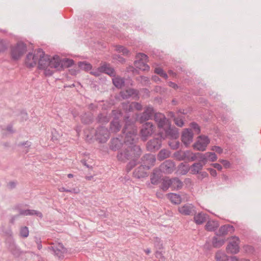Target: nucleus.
Returning <instances> with one entry per match:
<instances>
[{
	"instance_id": "nucleus-34",
	"label": "nucleus",
	"mask_w": 261,
	"mask_h": 261,
	"mask_svg": "<svg viewBox=\"0 0 261 261\" xmlns=\"http://www.w3.org/2000/svg\"><path fill=\"white\" fill-rule=\"evenodd\" d=\"M114 86L118 88H121L124 85V80L120 76H115L112 79Z\"/></svg>"
},
{
	"instance_id": "nucleus-20",
	"label": "nucleus",
	"mask_w": 261,
	"mask_h": 261,
	"mask_svg": "<svg viewBox=\"0 0 261 261\" xmlns=\"http://www.w3.org/2000/svg\"><path fill=\"white\" fill-rule=\"evenodd\" d=\"M179 212L184 215H190L195 213V207L192 204H186L178 207Z\"/></svg>"
},
{
	"instance_id": "nucleus-40",
	"label": "nucleus",
	"mask_w": 261,
	"mask_h": 261,
	"mask_svg": "<svg viewBox=\"0 0 261 261\" xmlns=\"http://www.w3.org/2000/svg\"><path fill=\"white\" fill-rule=\"evenodd\" d=\"M161 180L160 176L156 174L155 171L154 170L152 174L150 176V181L153 185H158Z\"/></svg>"
},
{
	"instance_id": "nucleus-35",
	"label": "nucleus",
	"mask_w": 261,
	"mask_h": 261,
	"mask_svg": "<svg viewBox=\"0 0 261 261\" xmlns=\"http://www.w3.org/2000/svg\"><path fill=\"white\" fill-rule=\"evenodd\" d=\"M168 197L171 202L174 204H179L181 201L180 195L176 194L169 193L168 194Z\"/></svg>"
},
{
	"instance_id": "nucleus-53",
	"label": "nucleus",
	"mask_w": 261,
	"mask_h": 261,
	"mask_svg": "<svg viewBox=\"0 0 261 261\" xmlns=\"http://www.w3.org/2000/svg\"><path fill=\"white\" fill-rule=\"evenodd\" d=\"M7 49V45L3 39H0V53L4 52Z\"/></svg>"
},
{
	"instance_id": "nucleus-24",
	"label": "nucleus",
	"mask_w": 261,
	"mask_h": 261,
	"mask_svg": "<svg viewBox=\"0 0 261 261\" xmlns=\"http://www.w3.org/2000/svg\"><path fill=\"white\" fill-rule=\"evenodd\" d=\"M234 231V227L229 224L221 226L218 231L216 233V235L219 237L226 235L229 232H233Z\"/></svg>"
},
{
	"instance_id": "nucleus-29",
	"label": "nucleus",
	"mask_w": 261,
	"mask_h": 261,
	"mask_svg": "<svg viewBox=\"0 0 261 261\" xmlns=\"http://www.w3.org/2000/svg\"><path fill=\"white\" fill-rule=\"evenodd\" d=\"M19 215L23 216L36 215L40 218H42L43 217L42 214L41 212L34 210H20Z\"/></svg>"
},
{
	"instance_id": "nucleus-7",
	"label": "nucleus",
	"mask_w": 261,
	"mask_h": 261,
	"mask_svg": "<svg viewBox=\"0 0 261 261\" xmlns=\"http://www.w3.org/2000/svg\"><path fill=\"white\" fill-rule=\"evenodd\" d=\"M136 59L134 62L135 66L143 71H148L149 66L147 64L148 57L143 53H139L136 55Z\"/></svg>"
},
{
	"instance_id": "nucleus-47",
	"label": "nucleus",
	"mask_w": 261,
	"mask_h": 261,
	"mask_svg": "<svg viewBox=\"0 0 261 261\" xmlns=\"http://www.w3.org/2000/svg\"><path fill=\"white\" fill-rule=\"evenodd\" d=\"M10 251L14 255H18L20 250L14 244H12L9 247Z\"/></svg>"
},
{
	"instance_id": "nucleus-61",
	"label": "nucleus",
	"mask_w": 261,
	"mask_h": 261,
	"mask_svg": "<svg viewBox=\"0 0 261 261\" xmlns=\"http://www.w3.org/2000/svg\"><path fill=\"white\" fill-rule=\"evenodd\" d=\"M207 170L209 171L211 175L215 177L217 175V173L216 170L212 169V168H208Z\"/></svg>"
},
{
	"instance_id": "nucleus-58",
	"label": "nucleus",
	"mask_w": 261,
	"mask_h": 261,
	"mask_svg": "<svg viewBox=\"0 0 261 261\" xmlns=\"http://www.w3.org/2000/svg\"><path fill=\"white\" fill-rule=\"evenodd\" d=\"M155 255L156 258H159V259H161L162 260H165V257L163 255V254H162V252H161L159 250H158L155 252Z\"/></svg>"
},
{
	"instance_id": "nucleus-48",
	"label": "nucleus",
	"mask_w": 261,
	"mask_h": 261,
	"mask_svg": "<svg viewBox=\"0 0 261 261\" xmlns=\"http://www.w3.org/2000/svg\"><path fill=\"white\" fill-rule=\"evenodd\" d=\"M153 242L155 247L158 249H162L163 248V244L160 238L158 237L153 238Z\"/></svg>"
},
{
	"instance_id": "nucleus-57",
	"label": "nucleus",
	"mask_w": 261,
	"mask_h": 261,
	"mask_svg": "<svg viewBox=\"0 0 261 261\" xmlns=\"http://www.w3.org/2000/svg\"><path fill=\"white\" fill-rule=\"evenodd\" d=\"M244 249L246 252H248V253H252L254 251L253 247L250 245L244 246Z\"/></svg>"
},
{
	"instance_id": "nucleus-17",
	"label": "nucleus",
	"mask_w": 261,
	"mask_h": 261,
	"mask_svg": "<svg viewBox=\"0 0 261 261\" xmlns=\"http://www.w3.org/2000/svg\"><path fill=\"white\" fill-rule=\"evenodd\" d=\"M193 133L190 128L185 129L182 133L181 141L186 146H188L192 142Z\"/></svg>"
},
{
	"instance_id": "nucleus-6",
	"label": "nucleus",
	"mask_w": 261,
	"mask_h": 261,
	"mask_svg": "<svg viewBox=\"0 0 261 261\" xmlns=\"http://www.w3.org/2000/svg\"><path fill=\"white\" fill-rule=\"evenodd\" d=\"M163 129L165 132H161L159 133V135L163 139L166 138L170 139H177L178 138V129L174 126L171 127L170 123H169V125H166V127H164Z\"/></svg>"
},
{
	"instance_id": "nucleus-62",
	"label": "nucleus",
	"mask_w": 261,
	"mask_h": 261,
	"mask_svg": "<svg viewBox=\"0 0 261 261\" xmlns=\"http://www.w3.org/2000/svg\"><path fill=\"white\" fill-rule=\"evenodd\" d=\"M212 166H213L215 168L217 169L219 171L221 170L222 169V166L218 163L212 164Z\"/></svg>"
},
{
	"instance_id": "nucleus-64",
	"label": "nucleus",
	"mask_w": 261,
	"mask_h": 261,
	"mask_svg": "<svg viewBox=\"0 0 261 261\" xmlns=\"http://www.w3.org/2000/svg\"><path fill=\"white\" fill-rule=\"evenodd\" d=\"M168 85L170 87H172V88H173L174 89H177L178 88V85L176 84H175V83H174L173 82H169Z\"/></svg>"
},
{
	"instance_id": "nucleus-45",
	"label": "nucleus",
	"mask_w": 261,
	"mask_h": 261,
	"mask_svg": "<svg viewBox=\"0 0 261 261\" xmlns=\"http://www.w3.org/2000/svg\"><path fill=\"white\" fill-rule=\"evenodd\" d=\"M169 156V153L165 149L161 150L158 154V158L162 161Z\"/></svg>"
},
{
	"instance_id": "nucleus-42",
	"label": "nucleus",
	"mask_w": 261,
	"mask_h": 261,
	"mask_svg": "<svg viewBox=\"0 0 261 261\" xmlns=\"http://www.w3.org/2000/svg\"><path fill=\"white\" fill-rule=\"evenodd\" d=\"M79 67L83 70L86 71H89L92 69V65L86 62H79Z\"/></svg>"
},
{
	"instance_id": "nucleus-11",
	"label": "nucleus",
	"mask_w": 261,
	"mask_h": 261,
	"mask_svg": "<svg viewBox=\"0 0 261 261\" xmlns=\"http://www.w3.org/2000/svg\"><path fill=\"white\" fill-rule=\"evenodd\" d=\"M48 249L52 251L53 253L58 258L62 259L67 253V249L61 243H58L54 246L48 247Z\"/></svg>"
},
{
	"instance_id": "nucleus-4",
	"label": "nucleus",
	"mask_w": 261,
	"mask_h": 261,
	"mask_svg": "<svg viewBox=\"0 0 261 261\" xmlns=\"http://www.w3.org/2000/svg\"><path fill=\"white\" fill-rule=\"evenodd\" d=\"M27 46L22 42H18L16 45L11 47V56L14 60H18L26 51Z\"/></svg>"
},
{
	"instance_id": "nucleus-25",
	"label": "nucleus",
	"mask_w": 261,
	"mask_h": 261,
	"mask_svg": "<svg viewBox=\"0 0 261 261\" xmlns=\"http://www.w3.org/2000/svg\"><path fill=\"white\" fill-rule=\"evenodd\" d=\"M123 108L126 112H129L133 111L134 109L140 111L142 110V106L141 103L137 102H132L131 103H126L123 104Z\"/></svg>"
},
{
	"instance_id": "nucleus-8",
	"label": "nucleus",
	"mask_w": 261,
	"mask_h": 261,
	"mask_svg": "<svg viewBox=\"0 0 261 261\" xmlns=\"http://www.w3.org/2000/svg\"><path fill=\"white\" fill-rule=\"evenodd\" d=\"M95 137L99 143H106L110 137V132L106 127L99 126L95 130Z\"/></svg>"
},
{
	"instance_id": "nucleus-33",
	"label": "nucleus",
	"mask_w": 261,
	"mask_h": 261,
	"mask_svg": "<svg viewBox=\"0 0 261 261\" xmlns=\"http://www.w3.org/2000/svg\"><path fill=\"white\" fill-rule=\"evenodd\" d=\"M110 119V116L105 113L99 114L96 118L97 122L100 123H107Z\"/></svg>"
},
{
	"instance_id": "nucleus-18",
	"label": "nucleus",
	"mask_w": 261,
	"mask_h": 261,
	"mask_svg": "<svg viewBox=\"0 0 261 261\" xmlns=\"http://www.w3.org/2000/svg\"><path fill=\"white\" fill-rule=\"evenodd\" d=\"M175 165L173 161L168 160L163 163L160 166V170L165 173H171L174 170Z\"/></svg>"
},
{
	"instance_id": "nucleus-15",
	"label": "nucleus",
	"mask_w": 261,
	"mask_h": 261,
	"mask_svg": "<svg viewBox=\"0 0 261 261\" xmlns=\"http://www.w3.org/2000/svg\"><path fill=\"white\" fill-rule=\"evenodd\" d=\"M154 119L160 128H163L166 125H169L170 123L169 120L166 118L165 115L160 113L154 114Z\"/></svg>"
},
{
	"instance_id": "nucleus-1",
	"label": "nucleus",
	"mask_w": 261,
	"mask_h": 261,
	"mask_svg": "<svg viewBox=\"0 0 261 261\" xmlns=\"http://www.w3.org/2000/svg\"><path fill=\"white\" fill-rule=\"evenodd\" d=\"M124 121L125 125L122 129V134L124 136L125 146L123 150L118 152L117 158L122 162L130 161L126 166L127 171H129L137 164V161L142 151L139 146L134 144L137 134V127L135 125V120L125 116Z\"/></svg>"
},
{
	"instance_id": "nucleus-54",
	"label": "nucleus",
	"mask_w": 261,
	"mask_h": 261,
	"mask_svg": "<svg viewBox=\"0 0 261 261\" xmlns=\"http://www.w3.org/2000/svg\"><path fill=\"white\" fill-rule=\"evenodd\" d=\"M198 174H199L198 178L200 180H202L208 176V173L205 171H200Z\"/></svg>"
},
{
	"instance_id": "nucleus-27",
	"label": "nucleus",
	"mask_w": 261,
	"mask_h": 261,
	"mask_svg": "<svg viewBox=\"0 0 261 261\" xmlns=\"http://www.w3.org/2000/svg\"><path fill=\"white\" fill-rule=\"evenodd\" d=\"M207 217L208 215L204 213H198L197 214H195L194 221L197 225H201L206 221Z\"/></svg>"
},
{
	"instance_id": "nucleus-14",
	"label": "nucleus",
	"mask_w": 261,
	"mask_h": 261,
	"mask_svg": "<svg viewBox=\"0 0 261 261\" xmlns=\"http://www.w3.org/2000/svg\"><path fill=\"white\" fill-rule=\"evenodd\" d=\"M162 139H163L159 135V137L149 140L146 144L147 150L152 152L159 150L161 147Z\"/></svg>"
},
{
	"instance_id": "nucleus-28",
	"label": "nucleus",
	"mask_w": 261,
	"mask_h": 261,
	"mask_svg": "<svg viewBox=\"0 0 261 261\" xmlns=\"http://www.w3.org/2000/svg\"><path fill=\"white\" fill-rule=\"evenodd\" d=\"M98 70L100 72L105 73L111 76H114L115 74L114 68L111 67L110 65L104 64L98 67Z\"/></svg>"
},
{
	"instance_id": "nucleus-36",
	"label": "nucleus",
	"mask_w": 261,
	"mask_h": 261,
	"mask_svg": "<svg viewBox=\"0 0 261 261\" xmlns=\"http://www.w3.org/2000/svg\"><path fill=\"white\" fill-rule=\"evenodd\" d=\"M225 243V241L223 239H221L217 237H214L212 240V244L214 247L219 248L221 247Z\"/></svg>"
},
{
	"instance_id": "nucleus-26",
	"label": "nucleus",
	"mask_w": 261,
	"mask_h": 261,
	"mask_svg": "<svg viewBox=\"0 0 261 261\" xmlns=\"http://www.w3.org/2000/svg\"><path fill=\"white\" fill-rule=\"evenodd\" d=\"M147 170L148 169H146L145 167L141 165L134 171V176L137 178H141L147 176V173L146 172V170Z\"/></svg>"
},
{
	"instance_id": "nucleus-59",
	"label": "nucleus",
	"mask_w": 261,
	"mask_h": 261,
	"mask_svg": "<svg viewBox=\"0 0 261 261\" xmlns=\"http://www.w3.org/2000/svg\"><path fill=\"white\" fill-rule=\"evenodd\" d=\"M80 192V190L78 188H72L71 189H68L67 191V192L68 193H71L74 194H78Z\"/></svg>"
},
{
	"instance_id": "nucleus-63",
	"label": "nucleus",
	"mask_w": 261,
	"mask_h": 261,
	"mask_svg": "<svg viewBox=\"0 0 261 261\" xmlns=\"http://www.w3.org/2000/svg\"><path fill=\"white\" fill-rule=\"evenodd\" d=\"M16 183L14 181H10L8 184V187L9 189H12L15 187Z\"/></svg>"
},
{
	"instance_id": "nucleus-60",
	"label": "nucleus",
	"mask_w": 261,
	"mask_h": 261,
	"mask_svg": "<svg viewBox=\"0 0 261 261\" xmlns=\"http://www.w3.org/2000/svg\"><path fill=\"white\" fill-rule=\"evenodd\" d=\"M31 143L27 141L25 142L19 143L18 144V146H25L26 147H29L31 146Z\"/></svg>"
},
{
	"instance_id": "nucleus-3",
	"label": "nucleus",
	"mask_w": 261,
	"mask_h": 261,
	"mask_svg": "<svg viewBox=\"0 0 261 261\" xmlns=\"http://www.w3.org/2000/svg\"><path fill=\"white\" fill-rule=\"evenodd\" d=\"M43 55V51L41 48L35 50L34 53H29L26 56L25 64L29 68L34 67L38 63L39 56Z\"/></svg>"
},
{
	"instance_id": "nucleus-46",
	"label": "nucleus",
	"mask_w": 261,
	"mask_h": 261,
	"mask_svg": "<svg viewBox=\"0 0 261 261\" xmlns=\"http://www.w3.org/2000/svg\"><path fill=\"white\" fill-rule=\"evenodd\" d=\"M29 234V230L27 226L21 227L20 229V236L23 238H26Z\"/></svg>"
},
{
	"instance_id": "nucleus-32",
	"label": "nucleus",
	"mask_w": 261,
	"mask_h": 261,
	"mask_svg": "<svg viewBox=\"0 0 261 261\" xmlns=\"http://www.w3.org/2000/svg\"><path fill=\"white\" fill-rule=\"evenodd\" d=\"M196 153H193L189 150L184 151L182 154V160H187L189 161L196 160Z\"/></svg>"
},
{
	"instance_id": "nucleus-41",
	"label": "nucleus",
	"mask_w": 261,
	"mask_h": 261,
	"mask_svg": "<svg viewBox=\"0 0 261 261\" xmlns=\"http://www.w3.org/2000/svg\"><path fill=\"white\" fill-rule=\"evenodd\" d=\"M215 258L217 261H226L228 259V256L221 251H218L216 253Z\"/></svg>"
},
{
	"instance_id": "nucleus-23",
	"label": "nucleus",
	"mask_w": 261,
	"mask_h": 261,
	"mask_svg": "<svg viewBox=\"0 0 261 261\" xmlns=\"http://www.w3.org/2000/svg\"><path fill=\"white\" fill-rule=\"evenodd\" d=\"M123 137H121V139L119 138H113L111 141L110 148L114 151L119 150L124 144V139L122 140Z\"/></svg>"
},
{
	"instance_id": "nucleus-38",
	"label": "nucleus",
	"mask_w": 261,
	"mask_h": 261,
	"mask_svg": "<svg viewBox=\"0 0 261 261\" xmlns=\"http://www.w3.org/2000/svg\"><path fill=\"white\" fill-rule=\"evenodd\" d=\"M160 187L164 191H166L169 188H171L170 178L166 177L163 179Z\"/></svg>"
},
{
	"instance_id": "nucleus-30",
	"label": "nucleus",
	"mask_w": 261,
	"mask_h": 261,
	"mask_svg": "<svg viewBox=\"0 0 261 261\" xmlns=\"http://www.w3.org/2000/svg\"><path fill=\"white\" fill-rule=\"evenodd\" d=\"M171 188L172 190L180 189L183 186L182 182L177 177L170 178Z\"/></svg>"
},
{
	"instance_id": "nucleus-39",
	"label": "nucleus",
	"mask_w": 261,
	"mask_h": 261,
	"mask_svg": "<svg viewBox=\"0 0 261 261\" xmlns=\"http://www.w3.org/2000/svg\"><path fill=\"white\" fill-rule=\"evenodd\" d=\"M93 117L91 114L85 113L81 117V121L84 124H89L92 122Z\"/></svg>"
},
{
	"instance_id": "nucleus-49",
	"label": "nucleus",
	"mask_w": 261,
	"mask_h": 261,
	"mask_svg": "<svg viewBox=\"0 0 261 261\" xmlns=\"http://www.w3.org/2000/svg\"><path fill=\"white\" fill-rule=\"evenodd\" d=\"M154 72L160 76L164 77L165 79H167L168 75L166 72L160 67L155 68L154 69Z\"/></svg>"
},
{
	"instance_id": "nucleus-9",
	"label": "nucleus",
	"mask_w": 261,
	"mask_h": 261,
	"mask_svg": "<svg viewBox=\"0 0 261 261\" xmlns=\"http://www.w3.org/2000/svg\"><path fill=\"white\" fill-rule=\"evenodd\" d=\"M155 126L151 122H146L142 125L140 134L141 138L143 141H146L154 132Z\"/></svg>"
},
{
	"instance_id": "nucleus-51",
	"label": "nucleus",
	"mask_w": 261,
	"mask_h": 261,
	"mask_svg": "<svg viewBox=\"0 0 261 261\" xmlns=\"http://www.w3.org/2000/svg\"><path fill=\"white\" fill-rule=\"evenodd\" d=\"M174 121L175 122V124L179 127H182L184 124V119L181 117H177L176 118H174Z\"/></svg>"
},
{
	"instance_id": "nucleus-52",
	"label": "nucleus",
	"mask_w": 261,
	"mask_h": 261,
	"mask_svg": "<svg viewBox=\"0 0 261 261\" xmlns=\"http://www.w3.org/2000/svg\"><path fill=\"white\" fill-rule=\"evenodd\" d=\"M190 127L195 130L196 133L198 134L200 133V127L196 122H193L191 123Z\"/></svg>"
},
{
	"instance_id": "nucleus-37",
	"label": "nucleus",
	"mask_w": 261,
	"mask_h": 261,
	"mask_svg": "<svg viewBox=\"0 0 261 261\" xmlns=\"http://www.w3.org/2000/svg\"><path fill=\"white\" fill-rule=\"evenodd\" d=\"M196 157V160H199V163H202L203 164V166L205 165L207 162V152H205V153L197 152Z\"/></svg>"
},
{
	"instance_id": "nucleus-21",
	"label": "nucleus",
	"mask_w": 261,
	"mask_h": 261,
	"mask_svg": "<svg viewBox=\"0 0 261 261\" xmlns=\"http://www.w3.org/2000/svg\"><path fill=\"white\" fill-rule=\"evenodd\" d=\"M120 96L122 99H128L130 97L134 98L138 97V91L134 89H128L126 90L122 91L120 92Z\"/></svg>"
},
{
	"instance_id": "nucleus-16",
	"label": "nucleus",
	"mask_w": 261,
	"mask_h": 261,
	"mask_svg": "<svg viewBox=\"0 0 261 261\" xmlns=\"http://www.w3.org/2000/svg\"><path fill=\"white\" fill-rule=\"evenodd\" d=\"M154 114V112L152 107H146L143 113L138 118L140 122L143 123L146 121L151 119Z\"/></svg>"
},
{
	"instance_id": "nucleus-50",
	"label": "nucleus",
	"mask_w": 261,
	"mask_h": 261,
	"mask_svg": "<svg viewBox=\"0 0 261 261\" xmlns=\"http://www.w3.org/2000/svg\"><path fill=\"white\" fill-rule=\"evenodd\" d=\"M207 161L215 162L217 160V156L214 152H207Z\"/></svg>"
},
{
	"instance_id": "nucleus-22",
	"label": "nucleus",
	"mask_w": 261,
	"mask_h": 261,
	"mask_svg": "<svg viewBox=\"0 0 261 261\" xmlns=\"http://www.w3.org/2000/svg\"><path fill=\"white\" fill-rule=\"evenodd\" d=\"M58 58L59 66L56 68L57 70H60L65 68H68L74 64V61L72 59H64L61 60L58 56H56Z\"/></svg>"
},
{
	"instance_id": "nucleus-10",
	"label": "nucleus",
	"mask_w": 261,
	"mask_h": 261,
	"mask_svg": "<svg viewBox=\"0 0 261 261\" xmlns=\"http://www.w3.org/2000/svg\"><path fill=\"white\" fill-rule=\"evenodd\" d=\"M210 142V140L207 136L202 135L198 137L197 140L193 146L195 150L203 151L205 150Z\"/></svg>"
},
{
	"instance_id": "nucleus-13",
	"label": "nucleus",
	"mask_w": 261,
	"mask_h": 261,
	"mask_svg": "<svg viewBox=\"0 0 261 261\" xmlns=\"http://www.w3.org/2000/svg\"><path fill=\"white\" fill-rule=\"evenodd\" d=\"M156 159L153 154L148 153L144 155L141 159V165L146 168V169H149L154 165Z\"/></svg>"
},
{
	"instance_id": "nucleus-31",
	"label": "nucleus",
	"mask_w": 261,
	"mask_h": 261,
	"mask_svg": "<svg viewBox=\"0 0 261 261\" xmlns=\"http://www.w3.org/2000/svg\"><path fill=\"white\" fill-rule=\"evenodd\" d=\"M219 225L217 221L208 220L205 225V229L208 231H213L216 230Z\"/></svg>"
},
{
	"instance_id": "nucleus-2",
	"label": "nucleus",
	"mask_w": 261,
	"mask_h": 261,
	"mask_svg": "<svg viewBox=\"0 0 261 261\" xmlns=\"http://www.w3.org/2000/svg\"><path fill=\"white\" fill-rule=\"evenodd\" d=\"M38 68L44 70L46 76H50L53 74V69L56 70V68L59 66L58 58L56 56L50 58L48 55H46L43 51V55L39 56L38 63Z\"/></svg>"
},
{
	"instance_id": "nucleus-43",
	"label": "nucleus",
	"mask_w": 261,
	"mask_h": 261,
	"mask_svg": "<svg viewBox=\"0 0 261 261\" xmlns=\"http://www.w3.org/2000/svg\"><path fill=\"white\" fill-rule=\"evenodd\" d=\"M180 143L176 139H171L168 142V145L172 149H177L179 147Z\"/></svg>"
},
{
	"instance_id": "nucleus-55",
	"label": "nucleus",
	"mask_w": 261,
	"mask_h": 261,
	"mask_svg": "<svg viewBox=\"0 0 261 261\" xmlns=\"http://www.w3.org/2000/svg\"><path fill=\"white\" fill-rule=\"evenodd\" d=\"M35 241L36 242V243L37 244V248L39 249V250H41L42 248V244H41V239L40 238H38V237H35Z\"/></svg>"
},
{
	"instance_id": "nucleus-5",
	"label": "nucleus",
	"mask_w": 261,
	"mask_h": 261,
	"mask_svg": "<svg viewBox=\"0 0 261 261\" xmlns=\"http://www.w3.org/2000/svg\"><path fill=\"white\" fill-rule=\"evenodd\" d=\"M113 119L110 123V130L112 133L118 132L121 127L119 119L122 117V113L119 110H113L112 112Z\"/></svg>"
},
{
	"instance_id": "nucleus-44",
	"label": "nucleus",
	"mask_w": 261,
	"mask_h": 261,
	"mask_svg": "<svg viewBox=\"0 0 261 261\" xmlns=\"http://www.w3.org/2000/svg\"><path fill=\"white\" fill-rule=\"evenodd\" d=\"M116 50L118 53H122V55L125 56L128 55L129 53V50L126 47L122 45H117L116 46Z\"/></svg>"
},
{
	"instance_id": "nucleus-19",
	"label": "nucleus",
	"mask_w": 261,
	"mask_h": 261,
	"mask_svg": "<svg viewBox=\"0 0 261 261\" xmlns=\"http://www.w3.org/2000/svg\"><path fill=\"white\" fill-rule=\"evenodd\" d=\"M203 164L201 163H194L189 168L186 167V169L182 171V174H186L188 171L192 174H198L202 169Z\"/></svg>"
},
{
	"instance_id": "nucleus-12",
	"label": "nucleus",
	"mask_w": 261,
	"mask_h": 261,
	"mask_svg": "<svg viewBox=\"0 0 261 261\" xmlns=\"http://www.w3.org/2000/svg\"><path fill=\"white\" fill-rule=\"evenodd\" d=\"M239 243L240 239L238 237H232L226 248L227 252L231 254L238 253L240 250Z\"/></svg>"
},
{
	"instance_id": "nucleus-56",
	"label": "nucleus",
	"mask_w": 261,
	"mask_h": 261,
	"mask_svg": "<svg viewBox=\"0 0 261 261\" xmlns=\"http://www.w3.org/2000/svg\"><path fill=\"white\" fill-rule=\"evenodd\" d=\"M212 150L216 151L218 153L221 154L223 152V149L221 147L218 146H213L211 148Z\"/></svg>"
}]
</instances>
